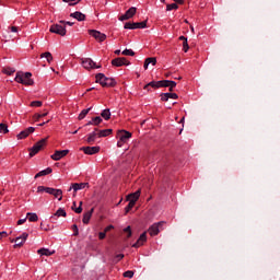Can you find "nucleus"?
Segmentation results:
<instances>
[{"mask_svg":"<svg viewBox=\"0 0 280 280\" xmlns=\"http://www.w3.org/2000/svg\"><path fill=\"white\" fill-rule=\"evenodd\" d=\"M52 172H54V170H51V167H47L46 170L38 172L35 175V178H40V176H47V175L51 174Z\"/></svg>","mask_w":280,"mask_h":280,"instance_id":"27","label":"nucleus"},{"mask_svg":"<svg viewBox=\"0 0 280 280\" xmlns=\"http://www.w3.org/2000/svg\"><path fill=\"white\" fill-rule=\"evenodd\" d=\"M28 222H38V214L28 212L26 214Z\"/></svg>","mask_w":280,"mask_h":280,"instance_id":"31","label":"nucleus"},{"mask_svg":"<svg viewBox=\"0 0 280 280\" xmlns=\"http://www.w3.org/2000/svg\"><path fill=\"white\" fill-rule=\"evenodd\" d=\"M164 222L161 221V222H158V223H153L149 230H148V233L154 237V235H156L158 233H161V230L159 229L160 226H163Z\"/></svg>","mask_w":280,"mask_h":280,"instance_id":"11","label":"nucleus"},{"mask_svg":"<svg viewBox=\"0 0 280 280\" xmlns=\"http://www.w3.org/2000/svg\"><path fill=\"white\" fill-rule=\"evenodd\" d=\"M135 205H137V203H135V201H129V203L125 208L126 213H128L131 209H133Z\"/></svg>","mask_w":280,"mask_h":280,"instance_id":"40","label":"nucleus"},{"mask_svg":"<svg viewBox=\"0 0 280 280\" xmlns=\"http://www.w3.org/2000/svg\"><path fill=\"white\" fill-rule=\"evenodd\" d=\"M25 222H27V218L20 219V220L18 221V224H19V225L25 224Z\"/></svg>","mask_w":280,"mask_h":280,"instance_id":"54","label":"nucleus"},{"mask_svg":"<svg viewBox=\"0 0 280 280\" xmlns=\"http://www.w3.org/2000/svg\"><path fill=\"white\" fill-rule=\"evenodd\" d=\"M81 65L83 69H100L102 67V66H97V63H95V61H93V59L91 58L81 59Z\"/></svg>","mask_w":280,"mask_h":280,"instance_id":"8","label":"nucleus"},{"mask_svg":"<svg viewBox=\"0 0 280 280\" xmlns=\"http://www.w3.org/2000/svg\"><path fill=\"white\" fill-rule=\"evenodd\" d=\"M161 100H162V102H168V100H178V94L170 93V92L162 93Z\"/></svg>","mask_w":280,"mask_h":280,"instance_id":"18","label":"nucleus"},{"mask_svg":"<svg viewBox=\"0 0 280 280\" xmlns=\"http://www.w3.org/2000/svg\"><path fill=\"white\" fill-rule=\"evenodd\" d=\"M105 238H106V232H100L98 240H105Z\"/></svg>","mask_w":280,"mask_h":280,"instance_id":"50","label":"nucleus"},{"mask_svg":"<svg viewBox=\"0 0 280 280\" xmlns=\"http://www.w3.org/2000/svg\"><path fill=\"white\" fill-rule=\"evenodd\" d=\"M46 144H47V138H44L38 142H36L30 150V156H36V154H38V152L42 151Z\"/></svg>","mask_w":280,"mask_h":280,"instance_id":"5","label":"nucleus"},{"mask_svg":"<svg viewBox=\"0 0 280 280\" xmlns=\"http://www.w3.org/2000/svg\"><path fill=\"white\" fill-rule=\"evenodd\" d=\"M113 229H115L114 225H108V226L105 228L104 232L108 233V231H113Z\"/></svg>","mask_w":280,"mask_h":280,"instance_id":"52","label":"nucleus"},{"mask_svg":"<svg viewBox=\"0 0 280 280\" xmlns=\"http://www.w3.org/2000/svg\"><path fill=\"white\" fill-rule=\"evenodd\" d=\"M85 187H89V183H74L69 188V191H71V189H73L74 192L80 191L81 189H85Z\"/></svg>","mask_w":280,"mask_h":280,"instance_id":"19","label":"nucleus"},{"mask_svg":"<svg viewBox=\"0 0 280 280\" xmlns=\"http://www.w3.org/2000/svg\"><path fill=\"white\" fill-rule=\"evenodd\" d=\"M14 80L19 84H25V86H32L34 84V80L32 79V72H16Z\"/></svg>","mask_w":280,"mask_h":280,"instance_id":"1","label":"nucleus"},{"mask_svg":"<svg viewBox=\"0 0 280 280\" xmlns=\"http://www.w3.org/2000/svg\"><path fill=\"white\" fill-rule=\"evenodd\" d=\"M151 89H163V80L162 81H151L144 85V91H150Z\"/></svg>","mask_w":280,"mask_h":280,"instance_id":"15","label":"nucleus"},{"mask_svg":"<svg viewBox=\"0 0 280 280\" xmlns=\"http://www.w3.org/2000/svg\"><path fill=\"white\" fill-rule=\"evenodd\" d=\"M31 106L35 107V108H40V106H43V102H40V101H33V102H31Z\"/></svg>","mask_w":280,"mask_h":280,"instance_id":"39","label":"nucleus"},{"mask_svg":"<svg viewBox=\"0 0 280 280\" xmlns=\"http://www.w3.org/2000/svg\"><path fill=\"white\" fill-rule=\"evenodd\" d=\"M97 129H94L91 133L88 135L86 143H90V145H93L95 143V140L97 139Z\"/></svg>","mask_w":280,"mask_h":280,"instance_id":"20","label":"nucleus"},{"mask_svg":"<svg viewBox=\"0 0 280 280\" xmlns=\"http://www.w3.org/2000/svg\"><path fill=\"white\" fill-rule=\"evenodd\" d=\"M183 50L185 51V54H187V51H189V44L186 42H183Z\"/></svg>","mask_w":280,"mask_h":280,"instance_id":"45","label":"nucleus"},{"mask_svg":"<svg viewBox=\"0 0 280 280\" xmlns=\"http://www.w3.org/2000/svg\"><path fill=\"white\" fill-rule=\"evenodd\" d=\"M46 190H47V187H45V186H38V187H37V192H38V194H43V191L46 192Z\"/></svg>","mask_w":280,"mask_h":280,"instance_id":"47","label":"nucleus"},{"mask_svg":"<svg viewBox=\"0 0 280 280\" xmlns=\"http://www.w3.org/2000/svg\"><path fill=\"white\" fill-rule=\"evenodd\" d=\"M124 277L127 279H132V277H135V272L131 270L125 271Z\"/></svg>","mask_w":280,"mask_h":280,"instance_id":"41","label":"nucleus"},{"mask_svg":"<svg viewBox=\"0 0 280 280\" xmlns=\"http://www.w3.org/2000/svg\"><path fill=\"white\" fill-rule=\"evenodd\" d=\"M27 237H30V234H27V232H24V233H22V235L12 240L11 242L14 243V248H19V247L23 246V244H25V242H27Z\"/></svg>","mask_w":280,"mask_h":280,"instance_id":"7","label":"nucleus"},{"mask_svg":"<svg viewBox=\"0 0 280 280\" xmlns=\"http://www.w3.org/2000/svg\"><path fill=\"white\" fill-rule=\"evenodd\" d=\"M147 242H148V235H147L145 232H143L139 236L138 241L132 245V248H139V247L143 246V244L147 243Z\"/></svg>","mask_w":280,"mask_h":280,"instance_id":"16","label":"nucleus"},{"mask_svg":"<svg viewBox=\"0 0 280 280\" xmlns=\"http://www.w3.org/2000/svg\"><path fill=\"white\" fill-rule=\"evenodd\" d=\"M172 10H178V4L176 3H171L166 5V11L172 12Z\"/></svg>","mask_w":280,"mask_h":280,"instance_id":"36","label":"nucleus"},{"mask_svg":"<svg viewBox=\"0 0 280 280\" xmlns=\"http://www.w3.org/2000/svg\"><path fill=\"white\" fill-rule=\"evenodd\" d=\"M8 132H10V130L8 129V125L1 122L0 124V135H8Z\"/></svg>","mask_w":280,"mask_h":280,"instance_id":"35","label":"nucleus"},{"mask_svg":"<svg viewBox=\"0 0 280 280\" xmlns=\"http://www.w3.org/2000/svg\"><path fill=\"white\" fill-rule=\"evenodd\" d=\"M96 82H98L101 86H115L117 84L115 79L108 78L104 73L96 74Z\"/></svg>","mask_w":280,"mask_h":280,"instance_id":"3","label":"nucleus"},{"mask_svg":"<svg viewBox=\"0 0 280 280\" xmlns=\"http://www.w3.org/2000/svg\"><path fill=\"white\" fill-rule=\"evenodd\" d=\"M40 58H46L47 62L51 63L54 60V56H51V52L47 51L40 55Z\"/></svg>","mask_w":280,"mask_h":280,"instance_id":"32","label":"nucleus"},{"mask_svg":"<svg viewBox=\"0 0 280 280\" xmlns=\"http://www.w3.org/2000/svg\"><path fill=\"white\" fill-rule=\"evenodd\" d=\"M173 1H175V3H179V4L185 3V1H184V0H173Z\"/></svg>","mask_w":280,"mask_h":280,"instance_id":"59","label":"nucleus"},{"mask_svg":"<svg viewBox=\"0 0 280 280\" xmlns=\"http://www.w3.org/2000/svg\"><path fill=\"white\" fill-rule=\"evenodd\" d=\"M91 108H86V109H83L80 114H79V120L82 121V119H84V117H86V115H89V113H91Z\"/></svg>","mask_w":280,"mask_h":280,"instance_id":"34","label":"nucleus"},{"mask_svg":"<svg viewBox=\"0 0 280 280\" xmlns=\"http://www.w3.org/2000/svg\"><path fill=\"white\" fill-rule=\"evenodd\" d=\"M98 137H110V135H113V129H103L98 131Z\"/></svg>","mask_w":280,"mask_h":280,"instance_id":"29","label":"nucleus"},{"mask_svg":"<svg viewBox=\"0 0 280 280\" xmlns=\"http://www.w3.org/2000/svg\"><path fill=\"white\" fill-rule=\"evenodd\" d=\"M89 34H90V36L95 38V40H97L98 43H104V40H106V34H104L100 31L90 30Z\"/></svg>","mask_w":280,"mask_h":280,"instance_id":"9","label":"nucleus"},{"mask_svg":"<svg viewBox=\"0 0 280 280\" xmlns=\"http://www.w3.org/2000/svg\"><path fill=\"white\" fill-rule=\"evenodd\" d=\"M81 151L84 152V154L93 155L100 152V147H82Z\"/></svg>","mask_w":280,"mask_h":280,"instance_id":"17","label":"nucleus"},{"mask_svg":"<svg viewBox=\"0 0 280 280\" xmlns=\"http://www.w3.org/2000/svg\"><path fill=\"white\" fill-rule=\"evenodd\" d=\"M144 69H148V67H150V61H147V60H144Z\"/></svg>","mask_w":280,"mask_h":280,"instance_id":"57","label":"nucleus"},{"mask_svg":"<svg viewBox=\"0 0 280 280\" xmlns=\"http://www.w3.org/2000/svg\"><path fill=\"white\" fill-rule=\"evenodd\" d=\"M117 147L118 148H124V145H126V143H128L130 141V139H132V133H130V131H126V130H118L117 131Z\"/></svg>","mask_w":280,"mask_h":280,"instance_id":"2","label":"nucleus"},{"mask_svg":"<svg viewBox=\"0 0 280 280\" xmlns=\"http://www.w3.org/2000/svg\"><path fill=\"white\" fill-rule=\"evenodd\" d=\"M124 27L125 30H145L148 27V22H127Z\"/></svg>","mask_w":280,"mask_h":280,"instance_id":"6","label":"nucleus"},{"mask_svg":"<svg viewBox=\"0 0 280 280\" xmlns=\"http://www.w3.org/2000/svg\"><path fill=\"white\" fill-rule=\"evenodd\" d=\"M115 54H116V56H119V54H121V50L117 49V50H115Z\"/></svg>","mask_w":280,"mask_h":280,"instance_id":"62","label":"nucleus"},{"mask_svg":"<svg viewBox=\"0 0 280 280\" xmlns=\"http://www.w3.org/2000/svg\"><path fill=\"white\" fill-rule=\"evenodd\" d=\"M49 32H51V34H58L59 36H67V26L59 22V24H52Z\"/></svg>","mask_w":280,"mask_h":280,"instance_id":"4","label":"nucleus"},{"mask_svg":"<svg viewBox=\"0 0 280 280\" xmlns=\"http://www.w3.org/2000/svg\"><path fill=\"white\" fill-rule=\"evenodd\" d=\"M47 115H48V113L46 112V113H44V114H40V117L43 118V117H47Z\"/></svg>","mask_w":280,"mask_h":280,"instance_id":"63","label":"nucleus"},{"mask_svg":"<svg viewBox=\"0 0 280 280\" xmlns=\"http://www.w3.org/2000/svg\"><path fill=\"white\" fill-rule=\"evenodd\" d=\"M179 40H184V42H186L187 40V37H185V36H179Z\"/></svg>","mask_w":280,"mask_h":280,"instance_id":"60","label":"nucleus"},{"mask_svg":"<svg viewBox=\"0 0 280 280\" xmlns=\"http://www.w3.org/2000/svg\"><path fill=\"white\" fill-rule=\"evenodd\" d=\"M10 32H13L14 34L19 33V26H11Z\"/></svg>","mask_w":280,"mask_h":280,"instance_id":"51","label":"nucleus"},{"mask_svg":"<svg viewBox=\"0 0 280 280\" xmlns=\"http://www.w3.org/2000/svg\"><path fill=\"white\" fill-rule=\"evenodd\" d=\"M3 237H8V232L5 231L0 232V240H3Z\"/></svg>","mask_w":280,"mask_h":280,"instance_id":"53","label":"nucleus"},{"mask_svg":"<svg viewBox=\"0 0 280 280\" xmlns=\"http://www.w3.org/2000/svg\"><path fill=\"white\" fill-rule=\"evenodd\" d=\"M52 196L55 198H58L59 201L62 200V189L55 188V190L52 191Z\"/></svg>","mask_w":280,"mask_h":280,"instance_id":"33","label":"nucleus"},{"mask_svg":"<svg viewBox=\"0 0 280 280\" xmlns=\"http://www.w3.org/2000/svg\"><path fill=\"white\" fill-rule=\"evenodd\" d=\"M72 135H78V130L72 131Z\"/></svg>","mask_w":280,"mask_h":280,"instance_id":"64","label":"nucleus"},{"mask_svg":"<svg viewBox=\"0 0 280 280\" xmlns=\"http://www.w3.org/2000/svg\"><path fill=\"white\" fill-rule=\"evenodd\" d=\"M121 54H122V56H135V51L132 49H128V48L122 50Z\"/></svg>","mask_w":280,"mask_h":280,"instance_id":"38","label":"nucleus"},{"mask_svg":"<svg viewBox=\"0 0 280 280\" xmlns=\"http://www.w3.org/2000/svg\"><path fill=\"white\" fill-rule=\"evenodd\" d=\"M101 117H103V119H105V121H108V119H110V109H108V108L103 109L101 113Z\"/></svg>","mask_w":280,"mask_h":280,"instance_id":"30","label":"nucleus"},{"mask_svg":"<svg viewBox=\"0 0 280 280\" xmlns=\"http://www.w3.org/2000/svg\"><path fill=\"white\" fill-rule=\"evenodd\" d=\"M145 61L149 62V65H152V67L156 65V58L154 57H149L145 59Z\"/></svg>","mask_w":280,"mask_h":280,"instance_id":"42","label":"nucleus"},{"mask_svg":"<svg viewBox=\"0 0 280 280\" xmlns=\"http://www.w3.org/2000/svg\"><path fill=\"white\" fill-rule=\"evenodd\" d=\"M94 211L95 209L92 208L90 211L83 214V219H82L83 224H89V222H91V218L93 217Z\"/></svg>","mask_w":280,"mask_h":280,"instance_id":"22","label":"nucleus"},{"mask_svg":"<svg viewBox=\"0 0 280 280\" xmlns=\"http://www.w3.org/2000/svg\"><path fill=\"white\" fill-rule=\"evenodd\" d=\"M72 231H73V236L78 237V235H80V230L78 229L77 224L72 225Z\"/></svg>","mask_w":280,"mask_h":280,"instance_id":"43","label":"nucleus"},{"mask_svg":"<svg viewBox=\"0 0 280 280\" xmlns=\"http://www.w3.org/2000/svg\"><path fill=\"white\" fill-rule=\"evenodd\" d=\"M45 124H49V119H48V120L43 121L42 124H39V126H45Z\"/></svg>","mask_w":280,"mask_h":280,"instance_id":"61","label":"nucleus"},{"mask_svg":"<svg viewBox=\"0 0 280 280\" xmlns=\"http://www.w3.org/2000/svg\"><path fill=\"white\" fill-rule=\"evenodd\" d=\"M135 14H137V8L131 7L129 8L125 14H122L119 18V21H128V19H132V16H135Z\"/></svg>","mask_w":280,"mask_h":280,"instance_id":"13","label":"nucleus"},{"mask_svg":"<svg viewBox=\"0 0 280 280\" xmlns=\"http://www.w3.org/2000/svg\"><path fill=\"white\" fill-rule=\"evenodd\" d=\"M34 130H36L34 127H28V128L22 130L20 133H18L16 138L19 140L27 139V137H30V135H32V132H34Z\"/></svg>","mask_w":280,"mask_h":280,"instance_id":"14","label":"nucleus"},{"mask_svg":"<svg viewBox=\"0 0 280 280\" xmlns=\"http://www.w3.org/2000/svg\"><path fill=\"white\" fill-rule=\"evenodd\" d=\"M56 218H67V211H65L62 208H59L56 213L51 215V220H56Z\"/></svg>","mask_w":280,"mask_h":280,"instance_id":"24","label":"nucleus"},{"mask_svg":"<svg viewBox=\"0 0 280 280\" xmlns=\"http://www.w3.org/2000/svg\"><path fill=\"white\" fill-rule=\"evenodd\" d=\"M164 89H176V81L162 80Z\"/></svg>","mask_w":280,"mask_h":280,"instance_id":"26","label":"nucleus"},{"mask_svg":"<svg viewBox=\"0 0 280 280\" xmlns=\"http://www.w3.org/2000/svg\"><path fill=\"white\" fill-rule=\"evenodd\" d=\"M116 259H118V261H120V259H124V254L116 255Z\"/></svg>","mask_w":280,"mask_h":280,"instance_id":"56","label":"nucleus"},{"mask_svg":"<svg viewBox=\"0 0 280 280\" xmlns=\"http://www.w3.org/2000/svg\"><path fill=\"white\" fill-rule=\"evenodd\" d=\"M56 188H51V187H46V194H49L50 196L54 195Z\"/></svg>","mask_w":280,"mask_h":280,"instance_id":"48","label":"nucleus"},{"mask_svg":"<svg viewBox=\"0 0 280 280\" xmlns=\"http://www.w3.org/2000/svg\"><path fill=\"white\" fill-rule=\"evenodd\" d=\"M60 23H61L62 25H65V27H67V25H70V27L74 25L73 22L63 21V20H61Z\"/></svg>","mask_w":280,"mask_h":280,"instance_id":"46","label":"nucleus"},{"mask_svg":"<svg viewBox=\"0 0 280 280\" xmlns=\"http://www.w3.org/2000/svg\"><path fill=\"white\" fill-rule=\"evenodd\" d=\"M74 213H82V201H80V206L74 209Z\"/></svg>","mask_w":280,"mask_h":280,"instance_id":"49","label":"nucleus"},{"mask_svg":"<svg viewBox=\"0 0 280 280\" xmlns=\"http://www.w3.org/2000/svg\"><path fill=\"white\" fill-rule=\"evenodd\" d=\"M124 233H128L127 237H132V230H131L130 225H128L127 228L124 229Z\"/></svg>","mask_w":280,"mask_h":280,"instance_id":"44","label":"nucleus"},{"mask_svg":"<svg viewBox=\"0 0 280 280\" xmlns=\"http://www.w3.org/2000/svg\"><path fill=\"white\" fill-rule=\"evenodd\" d=\"M141 197V190H137L136 192L129 194L127 196V200H129V202H135L137 203V200H139V198Z\"/></svg>","mask_w":280,"mask_h":280,"instance_id":"21","label":"nucleus"},{"mask_svg":"<svg viewBox=\"0 0 280 280\" xmlns=\"http://www.w3.org/2000/svg\"><path fill=\"white\" fill-rule=\"evenodd\" d=\"M15 72H16V69H14V68H5L3 70V73H5V75H12Z\"/></svg>","mask_w":280,"mask_h":280,"instance_id":"37","label":"nucleus"},{"mask_svg":"<svg viewBox=\"0 0 280 280\" xmlns=\"http://www.w3.org/2000/svg\"><path fill=\"white\" fill-rule=\"evenodd\" d=\"M38 255L45 257H51L56 253V250H50L49 248H40L37 250Z\"/></svg>","mask_w":280,"mask_h":280,"instance_id":"23","label":"nucleus"},{"mask_svg":"<svg viewBox=\"0 0 280 280\" xmlns=\"http://www.w3.org/2000/svg\"><path fill=\"white\" fill-rule=\"evenodd\" d=\"M113 67H128L130 61L126 60L125 57H118L112 60Z\"/></svg>","mask_w":280,"mask_h":280,"instance_id":"10","label":"nucleus"},{"mask_svg":"<svg viewBox=\"0 0 280 280\" xmlns=\"http://www.w3.org/2000/svg\"><path fill=\"white\" fill-rule=\"evenodd\" d=\"M67 154H69V150H57L55 151V153L52 155H50V159H52V161H60V159H65V156H67Z\"/></svg>","mask_w":280,"mask_h":280,"instance_id":"12","label":"nucleus"},{"mask_svg":"<svg viewBox=\"0 0 280 280\" xmlns=\"http://www.w3.org/2000/svg\"><path fill=\"white\" fill-rule=\"evenodd\" d=\"M70 16L72 19H75L77 21H84L86 19V15H84L82 12L80 11H75L74 13H71Z\"/></svg>","mask_w":280,"mask_h":280,"instance_id":"25","label":"nucleus"},{"mask_svg":"<svg viewBox=\"0 0 280 280\" xmlns=\"http://www.w3.org/2000/svg\"><path fill=\"white\" fill-rule=\"evenodd\" d=\"M63 3H69L70 5H75V3H72V1H75V0H62Z\"/></svg>","mask_w":280,"mask_h":280,"instance_id":"55","label":"nucleus"},{"mask_svg":"<svg viewBox=\"0 0 280 280\" xmlns=\"http://www.w3.org/2000/svg\"><path fill=\"white\" fill-rule=\"evenodd\" d=\"M100 124H102V117L96 116L94 118H92L86 126H100Z\"/></svg>","mask_w":280,"mask_h":280,"instance_id":"28","label":"nucleus"},{"mask_svg":"<svg viewBox=\"0 0 280 280\" xmlns=\"http://www.w3.org/2000/svg\"><path fill=\"white\" fill-rule=\"evenodd\" d=\"M35 119H36V121H38V119H42V116H40V114H35Z\"/></svg>","mask_w":280,"mask_h":280,"instance_id":"58","label":"nucleus"}]
</instances>
